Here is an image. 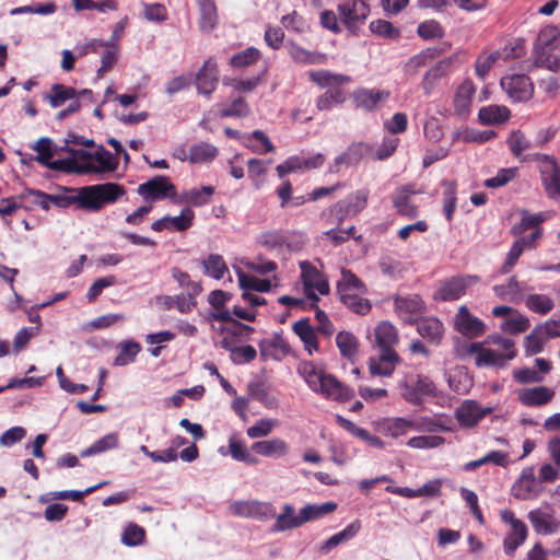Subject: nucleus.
Returning a JSON list of instances; mask_svg holds the SVG:
<instances>
[{
	"label": "nucleus",
	"mask_w": 560,
	"mask_h": 560,
	"mask_svg": "<svg viewBox=\"0 0 560 560\" xmlns=\"http://www.w3.org/2000/svg\"><path fill=\"white\" fill-rule=\"evenodd\" d=\"M67 195H55L54 203L60 208L77 205L80 209L98 212L107 205H113L126 195V188L118 183H104L67 189Z\"/></svg>",
	"instance_id": "1"
},
{
	"label": "nucleus",
	"mask_w": 560,
	"mask_h": 560,
	"mask_svg": "<svg viewBox=\"0 0 560 560\" xmlns=\"http://www.w3.org/2000/svg\"><path fill=\"white\" fill-rule=\"evenodd\" d=\"M298 372L313 392L323 395L325 398L348 401L354 396L352 389L334 375L318 369L312 361L301 362Z\"/></svg>",
	"instance_id": "2"
},
{
	"label": "nucleus",
	"mask_w": 560,
	"mask_h": 560,
	"mask_svg": "<svg viewBox=\"0 0 560 560\" xmlns=\"http://www.w3.org/2000/svg\"><path fill=\"white\" fill-rule=\"evenodd\" d=\"M67 151L72 156L66 159L65 162L57 163V166L71 164L70 173L80 175L105 174L114 172L118 167V160L103 145H100L95 152L71 148L67 149Z\"/></svg>",
	"instance_id": "3"
},
{
	"label": "nucleus",
	"mask_w": 560,
	"mask_h": 560,
	"mask_svg": "<svg viewBox=\"0 0 560 560\" xmlns=\"http://www.w3.org/2000/svg\"><path fill=\"white\" fill-rule=\"evenodd\" d=\"M369 190L359 189L324 209L319 219L326 225H341L347 219L357 217L368 206Z\"/></svg>",
	"instance_id": "4"
},
{
	"label": "nucleus",
	"mask_w": 560,
	"mask_h": 560,
	"mask_svg": "<svg viewBox=\"0 0 560 560\" xmlns=\"http://www.w3.org/2000/svg\"><path fill=\"white\" fill-rule=\"evenodd\" d=\"M491 340L494 345L505 350L506 353H500L493 349L485 348L481 342H471L467 351L469 354H477L476 365L479 368H504L508 361L516 357L515 343L512 339L501 336H493Z\"/></svg>",
	"instance_id": "5"
},
{
	"label": "nucleus",
	"mask_w": 560,
	"mask_h": 560,
	"mask_svg": "<svg viewBox=\"0 0 560 560\" xmlns=\"http://www.w3.org/2000/svg\"><path fill=\"white\" fill-rule=\"evenodd\" d=\"M560 45V30L557 26L548 25L540 30L535 51L538 59L553 71H560V58L555 54Z\"/></svg>",
	"instance_id": "6"
},
{
	"label": "nucleus",
	"mask_w": 560,
	"mask_h": 560,
	"mask_svg": "<svg viewBox=\"0 0 560 560\" xmlns=\"http://www.w3.org/2000/svg\"><path fill=\"white\" fill-rule=\"evenodd\" d=\"M529 160L539 163L538 170L542 187L550 199L560 197V166L555 156L541 153L529 155Z\"/></svg>",
	"instance_id": "7"
},
{
	"label": "nucleus",
	"mask_w": 560,
	"mask_h": 560,
	"mask_svg": "<svg viewBox=\"0 0 560 560\" xmlns=\"http://www.w3.org/2000/svg\"><path fill=\"white\" fill-rule=\"evenodd\" d=\"M500 85L513 102H526L534 94L530 78L523 73L505 74L501 78Z\"/></svg>",
	"instance_id": "8"
},
{
	"label": "nucleus",
	"mask_w": 560,
	"mask_h": 560,
	"mask_svg": "<svg viewBox=\"0 0 560 560\" xmlns=\"http://www.w3.org/2000/svg\"><path fill=\"white\" fill-rule=\"evenodd\" d=\"M340 22L353 32L370 15V4L357 0H343L337 5Z\"/></svg>",
	"instance_id": "9"
},
{
	"label": "nucleus",
	"mask_w": 560,
	"mask_h": 560,
	"mask_svg": "<svg viewBox=\"0 0 560 560\" xmlns=\"http://www.w3.org/2000/svg\"><path fill=\"white\" fill-rule=\"evenodd\" d=\"M137 192L144 199L150 201L174 198L176 196V187L167 176L158 175L138 186Z\"/></svg>",
	"instance_id": "10"
},
{
	"label": "nucleus",
	"mask_w": 560,
	"mask_h": 560,
	"mask_svg": "<svg viewBox=\"0 0 560 560\" xmlns=\"http://www.w3.org/2000/svg\"><path fill=\"white\" fill-rule=\"evenodd\" d=\"M229 509L235 516L255 518L258 521H267L276 516V509L271 503L257 500L235 501L230 504Z\"/></svg>",
	"instance_id": "11"
},
{
	"label": "nucleus",
	"mask_w": 560,
	"mask_h": 560,
	"mask_svg": "<svg viewBox=\"0 0 560 560\" xmlns=\"http://www.w3.org/2000/svg\"><path fill=\"white\" fill-rule=\"evenodd\" d=\"M501 520L511 526L510 532L503 541L504 552L512 556L515 550L526 540L527 538V526L526 524L516 518L515 514L511 510L501 511Z\"/></svg>",
	"instance_id": "12"
},
{
	"label": "nucleus",
	"mask_w": 560,
	"mask_h": 560,
	"mask_svg": "<svg viewBox=\"0 0 560 560\" xmlns=\"http://www.w3.org/2000/svg\"><path fill=\"white\" fill-rule=\"evenodd\" d=\"M480 277L476 275H466L453 277L441 284L435 292V300L455 301L465 294L467 288L478 283Z\"/></svg>",
	"instance_id": "13"
},
{
	"label": "nucleus",
	"mask_w": 560,
	"mask_h": 560,
	"mask_svg": "<svg viewBox=\"0 0 560 560\" xmlns=\"http://www.w3.org/2000/svg\"><path fill=\"white\" fill-rule=\"evenodd\" d=\"M516 499L532 500L538 498L544 492V486L535 476L533 466L523 468L518 479L512 487Z\"/></svg>",
	"instance_id": "14"
},
{
	"label": "nucleus",
	"mask_w": 560,
	"mask_h": 560,
	"mask_svg": "<svg viewBox=\"0 0 560 560\" xmlns=\"http://www.w3.org/2000/svg\"><path fill=\"white\" fill-rule=\"evenodd\" d=\"M416 184H406L395 189L392 195L393 206L396 212L404 218L415 219L419 214V207L412 201V196L417 195Z\"/></svg>",
	"instance_id": "15"
},
{
	"label": "nucleus",
	"mask_w": 560,
	"mask_h": 560,
	"mask_svg": "<svg viewBox=\"0 0 560 560\" xmlns=\"http://www.w3.org/2000/svg\"><path fill=\"white\" fill-rule=\"evenodd\" d=\"M404 398L411 404H420L424 397L435 395V385L423 375L409 376L404 383Z\"/></svg>",
	"instance_id": "16"
},
{
	"label": "nucleus",
	"mask_w": 560,
	"mask_h": 560,
	"mask_svg": "<svg viewBox=\"0 0 560 560\" xmlns=\"http://www.w3.org/2000/svg\"><path fill=\"white\" fill-rule=\"evenodd\" d=\"M394 306L398 317L408 324L416 323L425 310L424 302L418 294L396 296L394 299Z\"/></svg>",
	"instance_id": "17"
},
{
	"label": "nucleus",
	"mask_w": 560,
	"mask_h": 560,
	"mask_svg": "<svg viewBox=\"0 0 560 560\" xmlns=\"http://www.w3.org/2000/svg\"><path fill=\"white\" fill-rule=\"evenodd\" d=\"M219 83V68L213 58H208L195 75V85L198 93L209 97Z\"/></svg>",
	"instance_id": "18"
},
{
	"label": "nucleus",
	"mask_w": 560,
	"mask_h": 560,
	"mask_svg": "<svg viewBox=\"0 0 560 560\" xmlns=\"http://www.w3.org/2000/svg\"><path fill=\"white\" fill-rule=\"evenodd\" d=\"M389 97L390 92L388 90L360 88L352 93V102L354 106L366 112L381 108Z\"/></svg>",
	"instance_id": "19"
},
{
	"label": "nucleus",
	"mask_w": 560,
	"mask_h": 560,
	"mask_svg": "<svg viewBox=\"0 0 560 560\" xmlns=\"http://www.w3.org/2000/svg\"><path fill=\"white\" fill-rule=\"evenodd\" d=\"M457 60V56L453 55L438 61L423 75L421 89L424 95L429 96L433 93L439 82L453 71V63Z\"/></svg>",
	"instance_id": "20"
},
{
	"label": "nucleus",
	"mask_w": 560,
	"mask_h": 560,
	"mask_svg": "<svg viewBox=\"0 0 560 560\" xmlns=\"http://www.w3.org/2000/svg\"><path fill=\"white\" fill-rule=\"evenodd\" d=\"M455 328L468 338L480 337L486 331L485 323L470 314L466 305H462L455 316Z\"/></svg>",
	"instance_id": "21"
},
{
	"label": "nucleus",
	"mask_w": 560,
	"mask_h": 560,
	"mask_svg": "<svg viewBox=\"0 0 560 560\" xmlns=\"http://www.w3.org/2000/svg\"><path fill=\"white\" fill-rule=\"evenodd\" d=\"M476 94V86L471 79H465L456 89L453 105L454 113L458 117L466 118L470 113L472 98Z\"/></svg>",
	"instance_id": "22"
},
{
	"label": "nucleus",
	"mask_w": 560,
	"mask_h": 560,
	"mask_svg": "<svg viewBox=\"0 0 560 560\" xmlns=\"http://www.w3.org/2000/svg\"><path fill=\"white\" fill-rule=\"evenodd\" d=\"M491 410V408H481L474 400H467L456 409L455 417L462 427L472 428L489 415Z\"/></svg>",
	"instance_id": "23"
},
{
	"label": "nucleus",
	"mask_w": 560,
	"mask_h": 560,
	"mask_svg": "<svg viewBox=\"0 0 560 560\" xmlns=\"http://www.w3.org/2000/svg\"><path fill=\"white\" fill-rule=\"evenodd\" d=\"M301 279L305 290H317L320 294L326 295L329 293V283L315 266L310 261H301Z\"/></svg>",
	"instance_id": "24"
},
{
	"label": "nucleus",
	"mask_w": 560,
	"mask_h": 560,
	"mask_svg": "<svg viewBox=\"0 0 560 560\" xmlns=\"http://www.w3.org/2000/svg\"><path fill=\"white\" fill-rule=\"evenodd\" d=\"M285 49L290 58L302 66L324 65L327 61L325 54L307 50L292 40L285 43Z\"/></svg>",
	"instance_id": "25"
},
{
	"label": "nucleus",
	"mask_w": 560,
	"mask_h": 560,
	"mask_svg": "<svg viewBox=\"0 0 560 560\" xmlns=\"http://www.w3.org/2000/svg\"><path fill=\"white\" fill-rule=\"evenodd\" d=\"M399 362V355L395 350L380 351L377 358H370L369 371L374 376H390Z\"/></svg>",
	"instance_id": "26"
},
{
	"label": "nucleus",
	"mask_w": 560,
	"mask_h": 560,
	"mask_svg": "<svg viewBox=\"0 0 560 560\" xmlns=\"http://www.w3.org/2000/svg\"><path fill=\"white\" fill-rule=\"evenodd\" d=\"M51 144L52 142L49 138H40L35 142V144L33 145V150H35L38 153V155L36 156V161L50 170L70 173L71 164H61L59 167L57 166V163L65 162L66 159L51 161L54 156Z\"/></svg>",
	"instance_id": "27"
},
{
	"label": "nucleus",
	"mask_w": 560,
	"mask_h": 560,
	"mask_svg": "<svg viewBox=\"0 0 560 560\" xmlns=\"http://www.w3.org/2000/svg\"><path fill=\"white\" fill-rule=\"evenodd\" d=\"M555 392L546 386L523 388L518 392V401L526 407H540L549 404Z\"/></svg>",
	"instance_id": "28"
},
{
	"label": "nucleus",
	"mask_w": 560,
	"mask_h": 560,
	"mask_svg": "<svg viewBox=\"0 0 560 560\" xmlns=\"http://www.w3.org/2000/svg\"><path fill=\"white\" fill-rule=\"evenodd\" d=\"M260 355L264 360L273 359L281 360L290 352L289 343L281 335H275L271 339H262L259 342Z\"/></svg>",
	"instance_id": "29"
},
{
	"label": "nucleus",
	"mask_w": 560,
	"mask_h": 560,
	"mask_svg": "<svg viewBox=\"0 0 560 560\" xmlns=\"http://www.w3.org/2000/svg\"><path fill=\"white\" fill-rule=\"evenodd\" d=\"M196 2L199 10V28L203 33H210L219 24V14L215 1L196 0Z\"/></svg>",
	"instance_id": "30"
},
{
	"label": "nucleus",
	"mask_w": 560,
	"mask_h": 560,
	"mask_svg": "<svg viewBox=\"0 0 560 560\" xmlns=\"http://www.w3.org/2000/svg\"><path fill=\"white\" fill-rule=\"evenodd\" d=\"M528 520L537 534L550 535L558 533L560 529V521L551 514L544 513L540 510H534L528 513Z\"/></svg>",
	"instance_id": "31"
},
{
	"label": "nucleus",
	"mask_w": 560,
	"mask_h": 560,
	"mask_svg": "<svg viewBox=\"0 0 560 560\" xmlns=\"http://www.w3.org/2000/svg\"><path fill=\"white\" fill-rule=\"evenodd\" d=\"M417 323V331L429 342L439 345L444 335L443 323L436 317H423Z\"/></svg>",
	"instance_id": "32"
},
{
	"label": "nucleus",
	"mask_w": 560,
	"mask_h": 560,
	"mask_svg": "<svg viewBox=\"0 0 560 560\" xmlns=\"http://www.w3.org/2000/svg\"><path fill=\"white\" fill-rule=\"evenodd\" d=\"M292 330L301 339L305 350L308 352L310 355H312L314 351L318 350V340L316 331L311 325V320L308 317H304L295 322L292 325Z\"/></svg>",
	"instance_id": "33"
},
{
	"label": "nucleus",
	"mask_w": 560,
	"mask_h": 560,
	"mask_svg": "<svg viewBox=\"0 0 560 560\" xmlns=\"http://www.w3.org/2000/svg\"><path fill=\"white\" fill-rule=\"evenodd\" d=\"M253 451L265 457H283L289 454V444L279 438L255 442Z\"/></svg>",
	"instance_id": "34"
},
{
	"label": "nucleus",
	"mask_w": 560,
	"mask_h": 560,
	"mask_svg": "<svg viewBox=\"0 0 560 560\" xmlns=\"http://www.w3.org/2000/svg\"><path fill=\"white\" fill-rule=\"evenodd\" d=\"M308 78L319 88L337 89L349 83L351 78L346 74L332 73L329 70H315L308 72Z\"/></svg>",
	"instance_id": "35"
},
{
	"label": "nucleus",
	"mask_w": 560,
	"mask_h": 560,
	"mask_svg": "<svg viewBox=\"0 0 560 560\" xmlns=\"http://www.w3.org/2000/svg\"><path fill=\"white\" fill-rule=\"evenodd\" d=\"M525 289V283L520 282L515 276H512L508 283L493 287V291L499 299L512 303H518L523 300Z\"/></svg>",
	"instance_id": "36"
},
{
	"label": "nucleus",
	"mask_w": 560,
	"mask_h": 560,
	"mask_svg": "<svg viewBox=\"0 0 560 560\" xmlns=\"http://www.w3.org/2000/svg\"><path fill=\"white\" fill-rule=\"evenodd\" d=\"M375 343L380 351L394 350L398 342V332L396 327L389 322H382L374 330Z\"/></svg>",
	"instance_id": "37"
},
{
	"label": "nucleus",
	"mask_w": 560,
	"mask_h": 560,
	"mask_svg": "<svg viewBox=\"0 0 560 560\" xmlns=\"http://www.w3.org/2000/svg\"><path fill=\"white\" fill-rule=\"evenodd\" d=\"M511 112L504 105H489L481 107L478 113L479 121L485 126L499 125L510 119Z\"/></svg>",
	"instance_id": "38"
},
{
	"label": "nucleus",
	"mask_w": 560,
	"mask_h": 560,
	"mask_svg": "<svg viewBox=\"0 0 560 560\" xmlns=\"http://www.w3.org/2000/svg\"><path fill=\"white\" fill-rule=\"evenodd\" d=\"M51 107H61L67 101L73 102L78 100V90L72 86H67L60 83L52 84L49 93L44 95Z\"/></svg>",
	"instance_id": "39"
},
{
	"label": "nucleus",
	"mask_w": 560,
	"mask_h": 560,
	"mask_svg": "<svg viewBox=\"0 0 560 560\" xmlns=\"http://www.w3.org/2000/svg\"><path fill=\"white\" fill-rule=\"evenodd\" d=\"M360 529H361L360 521L359 520L353 521L352 523L347 525L341 532L332 535L326 541H324L319 546V551L327 553L328 551H330L335 547L339 546L340 544L346 542V541L352 539L353 537H355L358 535V533L360 532Z\"/></svg>",
	"instance_id": "40"
},
{
	"label": "nucleus",
	"mask_w": 560,
	"mask_h": 560,
	"mask_svg": "<svg viewBox=\"0 0 560 560\" xmlns=\"http://www.w3.org/2000/svg\"><path fill=\"white\" fill-rule=\"evenodd\" d=\"M337 509L335 502H324L320 504H307L300 510L299 517L301 526L307 522H312L324 517L325 515L332 513Z\"/></svg>",
	"instance_id": "41"
},
{
	"label": "nucleus",
	"mask_w": 560,
	"mask_h": 560,
	"mask_svg": "<svg viewBox=\"0 0 560 560\" xmlns=\"http://www.w3.org/2000/svg\"><path fill=\"white\" fill-rule=\"evenodd\" d=\"M275 517L276 522L271 528V530L275 533L285 532L301 527L299 514H294V508L289 503L284 504L281 513Z\"/></svg>",
	"instance_id": "42"
},
{
	"label": "nucleus",
	"mask_w": 560,
	"mask_h": 560,
	"mask_svg": "<svg viewBox=\"0 0 560 560\" xmlns=\"http://www.w3.org/2000/svg\"><path fill=\"white\" fill-rule=\"evenodd\" d=\"M443 212L445 219L451 222L457 208V183L455 180H443Z\"/></svg>",
	"instance_id": "43"
},
{
	"label": "nucleus",
	"mask_w": 560,
	"mask_h": 560,
	"mask_svg": "<svg viewBox=\"0 0 560 560\" xmlns=\"http://www.w3.org/2000/svg\"><path fill=\"white\" fill-rule=\"evenodd\" d=\"M250 114V107L244 97H236L230 104L219 105L221 118H244Z\"/></svg>",
	"instance_id": "44"
},
{
	"label": "nucleus",
	"mask_w": 560,
	"mask_h": 560,
	"mask_svg": "<svg viewBox=\"0 0 560 560\" xmlns=\"http://www.w3.org/2000/svg\"><path fill=\"white\" fill-rule=\"evenodd\" d=\"M336 345L341 357L352 361L358 354L359 342L350 331H339L336 336Z\"/></svg>",
	"instance_id": "45"
},
{
	"label": "nucleus",
	"mask_w": 560,
	"mask_h": 560,
	"mask_svg": "<svg viewBox=\"0 0 560 560\" xmlns=\"http://www.w3.org/2000/svg\"><path fill=\"white\" fill-rule=\"evenodd\" d=\"M213 194L214 187L202 186L184 191L182 198L189 206L202 207L211 201Z\"/></svg>",
	"instance_id": "46"
},
{
	"label": "nucleus",
	"mask_w": 560,
	"mask_h": 560,
	"mask_svg": "<svg viewBox=\"0 0 560 560\" xmlns=\"http://www.w3.org/2000/svg\"><path fill=\"white\" fill-rule=\"evenodd\" d=\"M522 219L518 223L514 224L511 229V233L514 236L524 234L527 230L540 228V224L547 219L545 213L530 214L527 210L522 211Z\"/></svg>",
	"instance_id": "47"
},
{
	"label": "nucleus",
	"mask_w": 560,
	"mask_h": 560,
	"mask_svg": "<svg viewBox=\"0 0 560 560\" xmlns=\"http://www.w3.org/2000/svg\"><path fill=\"white\" fill-rule=\"evenodd\" d=\"M218 155V149L211 143L200 142L194 144L189 149V162L197 163H206L212 161Z\"/></svg>",
	"instance_id": "48"
},
{
	"label": "nucleus",
	"mask_w": 560,
	"mask_h": 560,
	"mask_svg": "<svg viewBox=\"0 0 560 560\" xmlns=\"http://www.w3.org/2000/svg\"><path fill=\"white\" fill-rule=\"evenodd\" d=\"M337 292L338 294L349 293V292H365V285L351 270L342 269L341 270V279L337 283Z\"/></svg>",
	"instance_id": "49"
},
{
	"label": "nucleus",
	"mask_w": 560,
	"mask_h": 560,
	"mask_svg": "<svg viewBox=\"0 0 560 560\" xmlns=\"http://www.w3.org/2000/svg\"><path fill=\"white\" fill-rule=\"evenodd\" d=\"M548 338L541 331V328L536 326L533 331L524 338V350L526 357H532L540 353Z\"/></svg>",
	"instance_id": "50"
},
{
	"label": "nucleus",
	"mask_w": 560,
	"mask_h": 560,
	"mask_svg": "<svg viewBox=\"0 0 560 560\" xmlns=\"http://www.w3.org/2000/svg\"><path fill=\"white\" fill-rule=\"evenodd\" d=\"M358 293L359 292H349L339 294L340 301L353 313L365 315L371 311L372 305L368 299L360 296Z\"/></svg>",
	"instance_id": "51"
},
{
	"label": "nucleus",
	"mask_w": 560,
	"mask_h": 560,
	"mask_svg": "<svg viewBox=\"0 0 560 560\" xmlns=\"http://www.w3.org/2000/svg\"><path fill=\"white\" fill-rule=\"evenodd\" d=\"M205 273L220 280L229 271L223 257L219 254H210L207 259L202 261Z\"/></svg>",
	"instance_id": "52"
},
{
	"label": "nucleus",
	"mask_w": 560,
	"mask_h": 560,
	"mask_svg": "<svg viewBox=\"0 0 560 560\" xmlns=\"http://www.w3.org/2000/svg\"><path fill=\"white\" fill-rule=\"evenodd\" d=\"M346 101V93L341 88L328 89L316 101L318 110H329L334 105H340Z\"/></svg>",
	"instance_id": "53"
},
{
	"label": "nucleus",
	"mask_w": 560,
	"mask_h": 560,
	"mask_svg": "<svg viewBox=\"0 0 560 560\" xmlns=\"http://www.w3.org/2000/svg\"><path fill=\"white\" fill-rule=\"evenodd\" d=\"M260 50L252 46L233 55L230 59V65L233 68H246L255 65L260 59Z\"/></svg>",
	"instance_id": "54"
},
{
	"label": "nucleus",
	"mask_w": 560,
	"mask_h": 560,
	"mask_svg": "<svg viewBox=\"0 0 560 560\" xmlns=\"http://www.w3.org/2000/svg\"><path fill=\"white\" fill-rule=\"evenodd\" d=\"M525 305L534 313L546 315L555 307V302L546 294H529L525 300Z\"/></svg>",
	"instance_id": "55"
},
{
	"label": "nucleus",
	"mask_w": 560,
	"mask_h": 560,
	"mask_svg": "<svg viewBox=\"0 0 560 560\" xmlns=\"http://www.w3.org/2000/svg\"><path fill=\"white\" fill-rule=\"evenodd\" d=\"M355 226L351 225L348 229H341V225H335V228L324 232V235L334 245H340L350 238L355 241L361 240V235H355Z\"/></svg>",
	"instance_id": "56"
},
{
	"label": "nucleus",
	"mask_w": 560,
	"mask_h": 560,
	"mask_svg": "<svg viewBox=\"0 0 560 560\" xmlns=\"http://www.w3.org/2000/svg\"><path fill=\"white\" fill-rule=\"evenodd\" d=\"M118 445V435L116 433H109L102 439L95 441L90 447L81 453L82 457L96 455L108 450H113Z\"/></svg>",
	"instance_id": "57"
},
{
	"label": "nucleus",
	"mask_w": 560,
	"mask_h": 560,
	"mask_svg": "<svg viewBox=\"0 0 560 560\" xmlns=\"http://www.w3.org/2000/svg\"><path fill=\"white\" fill-rule=\"evenodd\" d=\"M141 351V346L137 341H125L120 345V350L115 358V365H127L136 360V357Z\"/></svg>",
	"instance_id": "58"
},
{
	"label": "nucleus",
	"mask_w": 560,
	"mask_h": 560,
	"mask_svg": "<svg viewBox=\"0 0 560 560\" xmlns=\"http://www.w3.org/2000/svg\"><path fill=\"white\" fill-rule=\"evenodd\" d=\"M240 287L244 290H253L257 292H268L271 289V282L268 279H259L254 276L238 272Z\"/></svg>",
	"instance_id": "59"
},
{
	"label": "nucleus",
	"mask_w": 560,
	"mask_h": 560,
	"mask_svg": "<svg viewBox=\"0 0 560 560\" xmlns=\"http://www.w3.org/2000/svg\"><path fill=\"white\" fill-rule=\"evenodd\" d=\"M500 54L499 51L494 50L490 54H481L478 56V58L475 61V73L477 77H479L481 80H483L490 69L493 67V65L499 60Z\"/></svg>",
	"instance_id": "60"
},
{
	"label": "nucleus",
	"mask_w": 560,
	"mask_h": 560,
	"mask_svg": "<svg viewBox=\"0 0 560 560\" xmlns=\"http://www.w3.org/2000/svg\"><path fill=\"white\" fill-rule=\"evenodd\" d=\"M118 46L112 44L107 46L101 57V67L96 71V78L101 79L103 75L110 71L118 59Z\"/></svg>",
	"instance_id": "61"
},
{
	"label": "nucleus",
	"mask_w": 560,
	"mask_h": 560,
	"mask_svg": "<svg viewBox=\"0 0 560 560\" xmlns=\"http://www.w3.org/2000/svg\"><path fill=\"white\" fill-rule=\"evenodd\" d=\"M506 142L510 151L517 159H521L524 151L530 148V142L526 139L525 135L520 130L512 131Z\"/></svg>",
	"instance_id": "62"
},
{
	"label": "nucleus",
	"mask_w": 560,
	"mask_h": 560,
	"mask_svg": "<svg viewBox=\"0 0 560 560\" xmlns=\"http://www.w3.org/2000/svg\"><path fill=\"white\" fill-rule=\"evenodd\" d=\"M171 229L184 232L194 224L195 212L190 208H184L177 217L166 215Z\"/></svg>",
	"instance_id": "63"
},
{
	"label": "nucleus",
	"mask_w": 560,
	"mask_h": 560,
	"mask_svg": "<svg viewBox=\"0 0 560 560\" xmlns=\"http://www.w3.org/2000/svg\"><path fill=\"white\" fill-rule=\"evenodd\" d=\"M257 242L268 249H279L283 247L287 238L281 231H266L258 235Z\"/></svg>",
	"instance_id": "64"
}]
</instances>
